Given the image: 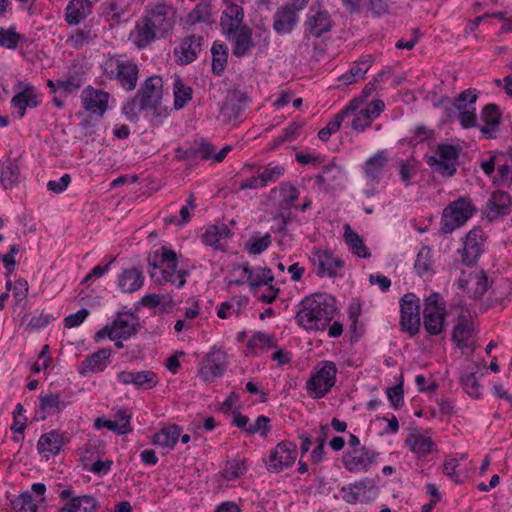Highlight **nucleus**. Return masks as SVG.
Masks as SVG:
<instances>
[{
	"instance_id": "72a5a7b5",
	"label": "nucleus",
	"mask_w": 512,
	"mask_h": 512,
	"mask_svg": "<svg viewBox=\"0 0 512 512\" xmlns=\"http://www.w3.org/2000/svg\"><path fill=\"white\" fill-rule=\"evenodd\" d=\"M100 508L98 500L92 495L72 497L59 512H96Z\"/></svg>"
},
{
	"instance_id": "bf43d9fd",
	"label": "nucleus",
	"mask_w": 512,
	"mask_h": 512,
	"mask_svg": "<svg viewBox=\"0 0 512 512\" xmlns=\"http://www.w3.org/2000/svg\"><path fill=\"white\" fill-rule=\"evenodd\" d=\"M211 16V8L208 1H204L196 5V7L188 14L187 19L191 24L209 21Z\"/></svg>"
},
{
	"instance_id": "e2e57ef3",
	"label": "nucleus",
	"mask_w": 512,
	"mask_h": 512,
	"mask_svg": "<svg viewBox=\"0 0 512 512\" xmlns=\"http://www.w3.org/2000/svg\"><path fill=\"white\" fill-rule=\"evenodd\" d=\"M114 417L115 419L113 421L116 422V425L118 426V435H124L132 431V427L130 425L132 413L128 409L124 408L118 410Z\"/></svg>"
},
{
	"instance_id": "f257e3e1",
	"label": "nucleus",
	"mask_w": 512,
	"mask_h": 512,
	"mask_svg": "<svg viewBox=\"0 0 512 512\" xmlns=\"http://www.w3.org/2000/svg\"><path fill=\"white\" fill-rule=\"evenodd\" d=\"M299 306L296 322L308 331L324 330L337 313L335 297L324 292L306 296Z\"/></svg>"
},
{
	"instance_id": "412c9836",
	"label": "nucleus",
	"mask_w": 512,
	"mask_h": 512,
	"mask_svg": "<svg viewBox=\"0 0 512 512\" xmlns=\"http://www.w3.org/2000/svg\"><path fill=\"white\" fill-rule=\"evenodd\" d=\"M480 119L484 124L478 127L484 137L487 139L496 138L501 123L499 107L494 103L485 105L481 111Z\"/></svg>"
},
{
	"instance_id": "dca6fc26",
	"label": "nucleus",
	"mask_w": 512,
	"mask_h": 512,
	"mask_svg": "<svg viewBox=\"0 0 512 512\" xmlns=\"http://www.w3.org/2000/svg\"><path fill=\"white\" fill-rule=\"evenodd\" d=\"M139 321L132 313H118L109 333L110 340H127L137 333Z\"/></svg>"
},
{
	"instance_id": "423d86ee",
	"label": "nucleus",
	"mask_w": 512,
	"mask_h": 512,
	"mask_svg": "<svg viewBox=\"0 0 512 512\" xmlns=\"http://www.w3.org/2000/svg\"><path fill=\"white\" fill-rule=\"evenodd\" d=\"M103 73L108 79L117 80L127 91H132L137 86L139 68L132 60L110 59L104 64Z\"/></svg>"
},
{
	"instance_id": "6e6552de",
	"label": "nucleus",
	"mask_w": 512,
	"mask_h": 512,
	"mask_svg": "<svg viewBox=\"0 0 512 512\" xmlns=\"http://www.w3.org/2000/svg\"><path fill=\"white\" fill-rule=\"evenodd\" d=\"M400 325L402 331L416 335L421 326L419 298L414 293H406L400 299Z\"/></svg>"
},
{
	"instance_id": "9b49d317",
	"label": "nucleus",
	"mask_w": 512,
	"mask_h": 512,
	"mask_svg": "<svg viewBox=\"0 0 512 512\" xmlns=\"http://www.w3.org/2000/svg\"><path fill=\"white\" fill-rule=\"evenodd\" d=\"M227 368L226 353L220 349L212 350L206 355L198 375L205 382H212L221 377Z\"/></svg>"
},
{
	"instance_id": "58836bf2",
	"label": "nucleus",
	"mask_w": 512,
	"mask_h": 512,
	"mask_svg": "<svg viewBox=\"0 0 512 512\" xmlns=\"http://www.w3.org/2000/svg\"><path fill=\"white\" fill-rule=\"evenodd\" d=\"M63 434L56 430H52L43 434L37 443L39 453H47L48 455H56L60 452L63 446Z\"/></svg>"
},
{
	"instance_id": "6e6d98bb",
	"label": "nucleus",
	"mask_w": 512,
	"mask_h": 512,
	"mask_svg": "<svg viewBox=\"0 0 512 512\" xmlns=\"http://www.w3.org/2000/svg\"><path fill=\"white\" fill-rule=\"evenodd\" d=\"M478 97V93L475 89H467L462 91L454 100L452 107L447 108L448 116L453 111V108L456 110L469 109L470 105L475 104Z\"/></svg>"
},
{
	"instance_id": "0eeeda50",
	"label": "nucleus",
	"mask_w": 512,
	"mask_h": 512,
	"mask_svg": "<svg viewBox=\"0 0 512 512\" xmlns=\"http://www.w3.org/2000/svg\"><path fill=\"white\" fill-rule=\"evenodd\" d=\"M314 370V374L306 383V388L315 399H320L335 385L337 367L332 361H321Z\"/></svg>"
},
{
	"instance_id": "13d9d810",
	"label": "nucleus",
	"mask_w": 512,
	"mask_h": 512,
	"mask_svg": "<svg viewBox=\"0 0 512 512\" xmlns=\"http://www.w3.org/2000/svg\"><path fill=\"white\" fill-rule=\"evenodd\" d=\"M21 39L22 35L16 32L15 27H9L8 29L0 28V46L14 50Z\"/></svg>"
},
{
	"instance_id": "052dcab7",
	"label": "nucleus",
	"mask_w": 512,
	"mask_h": 512,
	"mask_svg": "<svg viewBox=\"0 0 512 512\" xmlns=\"http://www.w3.org/2000/svg\"><path fill=\"white\" fill-rule=\"evenodd\" d=\"M460 383L466 393L470 396L475 398L480 396V384L478 383L475 372L462 374L460 377Z\"/></svg>"
},
{
	"instance_id": "a19ab883",
	"label": "nucleus",
	"mask_w": 512,
	"mask_h": 512,
	"mask_svg": "<svg viewBox=\"0 0 512 512\" xmlns=\"http://www.w3.org/2000/svg\"><path fill=\"white\" fill-rule=\"evenodd\" d=\"M344 229V239L352 253L361 258H369L371 253L359 234L353 231L348 224L345 225Z\"/></svg>"
},
{
	"instance_id": "49530a36",
	"label": "nucleus",
	"mask_w": 512,
	"mask_h": 512,
	"mask_svg": "<svg viewBox=\"0 0 512 512\" xmlns=\"http://www.w3.org/2000/svg\"><path fill=\"white\" fill-rule=\"evenodd\" d=\"M20 181V169L15 161L8 159L2 165L0 182L5 189L13 188Z\"/></svg>"
},
{
	"instance_id": "0e129e2a",
	"label": "nucleus",
	"mask_w": 512,
	"mask_h": 512,
	"mask_svg": "<svg viewBox=\"0 0 512 512\" xmlns=\"http://www.w3.org/2000/svg\"><path fill=\"white\" fill-rule=\"evenodd\" d=\"M285 172V168L282 165H275L273 167H266L263 171L259 172L262 183L267 186L269 183L276 182L280 179Z\"/></svg>"
},
{
	"instance_id": "a211bd4d",
	"label": "nucleus",
	"mask_w": 512,
	"mask_h": 512,
	"mask_svg": "<svg viewBox=\"0 0 512 512\" xmlns=\"http://www.w3.org/2000/svg\"><path fill=\"white\" fill-rule=\"evenodd\" d=\"M117 380L124 385H134L143 390L152 389L158 384V377L151 370L121 371L117 374Z\"/></svg>"
},
{
	"instance_id": "7ed1b4c3",
	"label": "nucleus",
	"mask_w": 512,
	"mask_h": 512,
	"mask_svg": "<svg viewBox=\"0 0 512 512\" xmlns=\"http://www.w3.org/2000/svg\"><path fill=\"white\" fill-rule=\"evenodd\" d=\"M475 210L468 197H459L452 201L443 209L440 232L442 234L452 233L455 229L463 226L473 216Z\"/></svg>"
},
{
	"instance_id": "4be33fe9",
	"label": "nucleus",
	"mask_w": 512,
	"mask_h": 512,
	"mask_svg": "<svg viewBox=\"0 0 512 512\" xmlns=\"http://www.w3.org/2000/svg\"><path fill=\"white\" fill-rule=\"evenodd\" d=\"M38 105V95L34 87L29 84H26L22 90H19L11 100V107L15 110L13 114L18 119L24 117L27 108H35Z\"/></svg>"
},
{
	"instance_id": "bb28decb",
	"label": "nucleus",
	"mask_w": 512,
	"mask_h": 512,
	"mask_svg": "<svg viewBox=\"0 0 512 512\" xmlns=\"http://www.w3.org/2000/svg\"><path fill=\"white\" fill-rule=\"evenodd\" d=\"M243 18V9L239 5L232 4L223 11L220 18V26L228 39H231V36L242 28Z\"/></svg>"
},
{
	"instance_id": "ddd939ff",
	"label": "nucleus",
	"mask_w": 512,
	"mask_h": 512,
	"mask_svg": "<svg viewBox=\"0 0 512 512\" xmlns=\"http://www.w3.org/2000/svg\"><path fill=\"white\" fill-rule=\"evenodd\" d=\"M358 98L361 100L359 108L354 113H350V116H354L351 128L357 132H363L384 111L385 104L382 100L378 99L367 104L365 107H361L363 99Z\"/></svg>"
},
{
	"instance_id": "09e8293b",
	"label": "nucleus",
	"mask_w": 512,
	"mask_h": 512,
	"mask_svg": "<svg viewBox=\"0 0 512 512\" xmlns=\"http://www.w3.org/2000/svg\"><path fill=\"white\" fill-rule=\"evenodd\" d=\"M212 71L215 75H221L227 65L228 53L223 43L214 42L211 48Z\"/></svg>"
},
{
	"instance_id": "20e7f679",
	"label": "nucleus",
	"mask_w": 512,
	"mask_h": 512,
	"mask_svg": "<svg viewBox=\"0 0 512 512\" xmlns=\"http://www.w3.org/2000/svg\"><path fill=\"white\" fill-rule=\"evenodd\" d=\"M153 271H150L151 278L155 279L158 283L170 282L176 284L178 279L177 287L181 288L186 283V270H177V254L172 249L167 247L161 248V259L160 264L153 263Z\"/></svg>"
},
{
	"instance_id": "37998d69",
	"label": "nucleus",
	"mask_w": 512,
	"mask_h": 512,
	"mask_svg": "<svg viewBox=\"0 0 512 512\" xmlns=\"http://www.w3.org/2000/svg\"><path fill=\"white\" fill-rule=\"evenodd\" d=\"M181 430L176 425L163 427L153 437V444L172 449L178 442Z\"/></svg>"
},
{
	"instance_id": "5fc2aeb1",
	"label": "nucleus",
	"mask_w": 512,
	"mask_h": 512,
	"mask_svg": "<svg viewBox=\"0 0 512 512\" xmlns=\"http://www.w3.org/2000/svg\"><path fill=\"white\" fill-rule=\"evenodd\" d=\"M414 269L416 273L423 277L432 270V252L428 247H422L417 254Z\"/></svg>"
},
{
	"instance_id": "69168bd1",
	"label": "nucleus",
	"mask_w": 512,
	"mask_h": 512,
	"mask_svg": "<svg viewBox=\"0 0 512 512\" xmlns=\"http://www.w3.org/2000/svg\"><path fill=\"white\" fill-rule=\"evenodd\" d=\"M92 39L90 29H77L68 39L67 43L73 48H81Z\"/></svg>"
},
{
	"instance_id": "473e14b6",
	"label": "nucleus",
	"mask_w": 512,
	"mask_h": 512,
	"mask_svg": "<svg viewBox=\"0 0 512 512\" xmlns=\"http://www.w3.org/2000/svg\"><path fill=\"white\" fill-rule=\"evenodd\" d=\"M111 355V350L108 348H102L98 351L86 356L82 361L79 373L81 375H89L91 373L101 372L106 367V361Z\"/></svg>"
},
{
	"instance_id": "3c124183",
	"label": "nucleus",
	"mask_w": 512,
	"mask_h": 512,
	"mask_svg": "<svg viewBox=\"0 0 512 512\" xmlns=\"http://www.w3.org/2000/svg\"><path fill=\"white\" fill-rule=\"evenodd\" d=\"M174 89V107L182 109L191 99L193 90L190 86L184 84L181 78L177 77L173 83Z\"/></svg>"
},
{
	"instance_id": "338daca9",
	"label": "nucleus",
	"mask_w": 512,
	"mask_h": 512,
	"mask_svg": "<svg viewBox=\"0 0 512 512\" xmlns=\"http://www.w3.org/2000/svg\"><path fill=\"white\" fill-rule=\"evenodd\" d=\"M269 423L270 419L267 416L260 415L253 424H250L248 428H246V432L249 434L259 433L261 436H267L270 431Z\"/></svg>"
},
{
	"instance_id": "f704fd0d",
	"label": "nucleus",
	"mask_w": 512,
	"mask_h": 512,
	"mask_svg": "<svg viewBox=\"0 0 512 512\" xmlns=\"http://www.w3.org/2000/svg\"><path fill=\"white\" fill-rule=\"evenodd\" d=\"M91 14L89 0H71L65 10V20L70 25H77Z\"/></svg>"
},
{
	"instance_id": "c756f323",
	"label": "nucleus",
	"mask_w": 512,
	"mask_h": 512,
	"mask_svg": "<svg viewBox=\"0 0 512 512\" xmlns=\"http://www.w3.org/2000/svg\"><path fill=\"white\" fill-rule=\"evenodd\" d=\"M361 100L359 98L352 99L349 104L337 113L328 124L318 132V137L321 141H327L330 136L339 130L343 120L354 113L358 108Z\"/></svg>"
},
{
	"instance_id": "4468645a",
	"label": "nucleus",
	"mask_w": 512,
	"mask_h": 512,
	"mask_svg": "<svg viewBox=\"0 0 512 512\" xmlns=\"http://www.w3.org/2000/svg\"><path fill=\"white\" fill-rule=\"evenodd\" d=\"M333 27V21L331 15L327 10L321 8L310 7L307 19L305 21V30L308 35L315 38H320L325 33L331 31Z\"/></svg>"
},
{
	"instance_id": "79ce46f5",
	"label": "nucleus",
	"mask_w": 512,
	"mask_h": 512,
	"mask_svg": "<svg viewBox=\"0 0 512 512\" xmlns=\"http://www.w3.org/2000/svg\"><path fill=\"white\" fill-rule=\"evenodd\" d=\"M406 443L412 452L423 457L431 453L434 446V442L432 441L431 437L416 432L411 433L407 437Z\"/></svg>"
},
{
	"instance_id": "603ef678",
	"label": "nucleus",
	"mask_w": 512,
	"mask_h": 512,
	"mask_svg": "<svg viewBox=\"0 0 512 512\" xmlns=\"http://www.w3.org/2000/svg\"><path fill=\"white\" fill-rule=\"evenodd\" d=\"M371 63V57L367 56L365 59L361 60L357 65L351 67V69L347 73L343 74L340 77V80L344 84L349 85L358 81L359 79H362L366 72L371 67Z\"/></svg>"
},
{
	"instance_id": "864d4df0",
	"label": "nucleus",
	"mask_w": 512,
	"mask_h": 512,
	"mask_svg": "<svg viewBox=\"0 0 512 512\" xmlns=\"http://www.w3.org/2000/svg\"><path fill=\"white\" fill-rule=\"evenodd\" d=\"M246 471L247 466L244 459H232L226 462L221 476L227 481H234L243 476Z\"/></svg>"
},
{
	"instance_id": "b1692460",
	"label": "nucleus",
	"mask_w": 512,
	"mask_h": 512,
	"mask_svg": "<svg viewBox=\"0 0 512 512\" xmlns=\"http://www.w3.org/2000/svg\"><path fill=\"white\" fill-rule=\"evenodd\" d=\"M247 103L248 97L246 93L235 89L227 94L220 112L228 120L236 119L244 111Z\"/></svg>"
},
{
	"instance_id": "e433bc0d",
	"label": "nucleus",
	"mask_w": 512,
	"mask_h": 512,
	"mask_svg": "<svg viewBox=\"0 0 512 512\" xmlns=\"http://www.w3.org/2000/svg\"><path fill=\"white\" fill-rule=\"evenodd\" d=\"M241 268L251 289H256L261 285H268L274 280L271 269L267 267L251 269L248 264H245L242 265Z\"/></svg>"
},
{
	"instance_id": "aec40b11",
	"label": "nucleus",
	"mask_w": 512,
	"mask_h": 512,
	"mask_svg": "<svg viewBox=\"0 0 512 512\" xmlns=\"http://www.w3.org/2000/svg\"><path fill=\"white\" fill-rule=\"evenodd\" d=\"M318 186L328 192L343 187L344 175L342 168L331 162L322 168V172L316 176Z\"/></svg>"
},
{
	"instance_id": "ea45409f",
	"label": "nucleus",
	"mask_w": 512,
	"mask_h": 512,
	"mask_svg": "<svg viewBox=\"0 0 512 512\" xmlns=\"http://www.w3.org/2000/svg\"><path fill=\"white\" fill-rule=\"evenodd\" d=\"M66 404L59 394H47L39 398V410L42 413L39 419L45 420L48 415H53L65 409Z\"/></svg>"
},
{
	"instance_id": "4c0bfd02",
	"label": "nucleus",
	"mask_w": 512,
	"mask_h": 512,
	"mask_svg": "<svg viewBox=\"0 0 512 512\" xmlns=\"http://www.w3.org/2000/svg\"><path fill=\"white\" fill-rule=\"evenodd\" d=\"M229 41L233 42V55L237 57H243L248 53V51L254 47V42L252 39V31L247 26H242V28L235 34L231 36Z\"/></svg>"
},
{
	"instance_id": "680f3d73",
	"label": "nucleus",
	"mask_w": 512,
	"mask_h": 512,
	"mask_svg": "<svg viewBox=\"0 0 512 512\" xmlns=\"http://www.w3.org/2000/svg\"><path fill=\"white\" fill-rule=\"evenodd\" d=\"M427 164L430 167L437 166L436 171L446 177H451L456 172L455 162L440 160L437 156L428 157Z\"/></svg>"
},
{
	"instance_id": "393cba45",
	"label": "nucleus",
	"mask_w": 512,
	"mask_h": 512,
	"mask_svg": "<svg viewBox=\"0 0 512 512\" xmlns=\"http://www.w3.org/2000/svg\"><path fill=\"white\" fill-rule=\"evenodd\" d=\"M511 196L505 191H494L486 203V214L490 220L498 219L510 213Z\"/></svg>"
},
{
	"instance_id": "f8f14e48",
	"label": "nucleus",
	"mask_w": 512,
	"mask_h": 512,
	"mask_svg": "<svg viewBox=\"0 0 512 512\" xmlns=\"http://www.w3.org/2000/svg\"><path fill=\"white\" fill-rule=\"evenodd\" d=\"M297 457L296 445L290 441H283L271 451L267 467L269 471L280 472L285 467L291 466Z\"/></svg>"
},
{
	"instance_id": "1a4fd4ad",
	"label": "nucleus",
	"mask_w": 512,
	"mask_h": 512,
	"mask_svg": "<svg viewBox=\"0 0 512 512\" xmlns=\"http://www.w3.org/2000/svg\"><path fill=\"white\" fill-rule=\"evenodd\" d=\"M143 16L162 38L173 29L175 24V10L165 3L148 7Z\"/></svg>"
},
{
	"instance_id": "8fccbe9b",
	"label": "nucleus",
	"mask_w": 512,
	"mask_h": 512,
	"mask_svg": "<svg viewBox=\"0 0 512 512\" xmlns=\"http://www.w3.org/2000/svg\"><path fill=\"white\" fill-rule=\"evenodd\" d=\"M279 192L281 199L278 208L291 210L299 198L300 192L298 188L289 182H283L280 184Z\"/></svg>"
},
{
	"instance_id": "4d7b16f0",
	"label": "nucleus",
	"mask_w": 512,
	"mask_h": 512,
	"mask_svg": "<svg viewBox=\"0 0 512 512\" xmlns=\"http://www.w3.org/2000/svg\"><path fill=\"white\" fill-rule=\"evenodd\" d=\"M12 507L16 512H36L38 504L29 492H25L12 501Z\"/></svg>"
},
{
	"instance_id": "c85d7f7f",
	"label": "nucleus",
	"mask_w": 512,
	"mask_h": 512,
	"mask_svg": "<svg viewBox=\"0 0 512 512\" xmlns=\"http://www.w3.org/2000/svg\"><path fill=\"white\" fill-rule=\"evenodd\" d=\"M232 236L231 230L224 223L210 225L202 235L203 242L215 250L225 251V241Z\"/></svg>"
},
{
	"instance_id": "774afa93",
	"label": "nucleus",
	"mask_w": 512,
	"mask_h": 512,
	"mask_svg": "<svg viewBox=\"0 0 512 512\" xmlns=\"http://www.w3.org/2000/svg\"><path fill=\"white\" fill-rule=\"evenodd\" d=\"M437 158L444 161L455 162L459 157V149L449 144H441L436 150Z\"/></svg>"
},
{
	"instance_id": "7c9ffc66",
	"label": "nucleus",
	"mask_w": 512,
	"mask_h": 512,
	"mask_svg": "<svg viewBox=\"0 0 512 512\" xmlns=\"http://www.w3.org/2000/svg\"><path fill=\"white\" fill-rule=\"evenodd\" d=\"M298 23L296 12L289 6L279 8L273 15V28L278 34H288Z\"/></svg>"
},
{
	"instance_id": "2f4dec72",
	"label": "nucleus",
	"mask_w": 512,
	"mask_h": 512,
	"mask_svg": "<svg viewBox=\"0 0 512 512\" xmlns=\"http://www.w3.org/2000/svg\"><path fill=\"white\" fill-rule=\"evenodd\" d=\"M143 284V272L136 267L124 269L118 276V287L123 293L138 291Z\"/></svg>"
},
{
	"instance_id": "5701e85b",
	"label": "nucleus",
	"mask_w": 512,
	"mask_h": 512,
	"mask_svg": "<svg viewBox=\"0 0 512 512\" xmlns=\"http://www.w3.org/2000/svg\"><path fill=\"white\" fill-rule=\"evenodd\" d=\"M314 263L317 266L316 273L319 277H336L337 271L344 266V262L340 258L327 250H317Z\"/></svg>"
},
{
	"instance_id": "f3484780",
	"label": "nucleus",
	"mask_w": 512,
	"mask_h": 512,
	"mask_svg": "<svg viewBox=\"0 0 512 512\" xmlns=\"http://www.w3.org/2000/svg\"><path fill=\"white\" fill-rule=\"evenodd\" d=\"M376 453L366 447L355 448L343 455L344 467L354 473L366 471L373 463Z\"/></svg>"
},
{
	"instance_id": "a18cd8bd",
	"label": "nucleus",
	"mask_w": 512,
	"mask_h": 512,
	"mask_svg": "<svg viewBox=\"0 0 512 512\" xmlns=\"http://www.w3.org/2000/svg\"><path fill=\"white\" fill-rule=\"evenodd\" d=\"M130 3L128 0H110L102 4V14L107 18L120 22L129 10Z\"/></svg>"
},
{
	"instance_id": "2eb2a0df",
	"label": "nucleus",
	"mask_w": 512,
	"mask_h": 512,
	"mask_svg": "<svg viewBox=\"0 0 512 512\" xmlns=\"http://www.w3.org/2000/svg\"><path fill=\"white\" fill-rule=\"evenodd\" d=\"M342 492L343 499L348 503L369 502L377 497L378 488L373 479L365 478L348 487H343Z\"/></svg>"
},
{
	"instance_id": "9d476101",
	"label": "nucleus",
	"mask_w": 512,
	"mask_h": 512,
	"mask_svg": "<svg viewBox=\"0 0 512 512\" xmlns=\"http://www.w3.org/2000/svg\"><path fill=\"white\" fill-rule=\"evenodd\" d=\"M485 242L484 232L479 227H474L465 236L461 250V261L466 266H473L483 253Z\"/></svg>"
},
{
	"instance_id": "c9c22d12",
	"label": "nucleus",
	"mask_w": 512,
	"mask_h": 512,
	"mask_svg": "<svg viewBox=\"0 0 512 512\" xmlns=\"http://www.w3.org/2000/svg\"><path fill=\"white\" fill-rule=\"evenodd\" d=\"M387 162L388 154L386 150H380L368 158L363 166L366 178L378 182Z\"/></svg>"
},
{
	"instance_id": "de8ad7c7",
	"label": "nucleus",
	"mask_w": 512,
	"mask_h": 512,
	"mask_svg": "<svg viewBox=\"0 0 512 512\" xmlns=\"http://www.w3.org/2000/svg\"><path fill=\"white\" fill-rule=\"evenodd\" d=\"M271 243L272 237L270 233H266L261 236L259 232H254L250 239L245 243L244 248L248 253L258 255L267 250Z\"/></svg>"
},
{
	"instance_id": "f03ea898",
	"label": "nucleus",
	"mask_w": 512,
	"mask_h": 512,
	"mask_svg": "<svg viewBox=\"0 0 512 512\" xmlns=\"http://www.w3.org/2000/svg\"><path fill=\"white\" fill-rule=\"evenodd\" d=\"M163 97V81L159 76L147 78L136 95L127 101L122 112L129 121H137L138 114L145 110L156 111Z\"/></svg>"
},
{
	"instance_id": "cd10ccee",
	"label": "nucleus",
	"mask_w": 512,
	"mask_h": 512,
	"mask_svg": "<svg viewBox=\"0 0 512 512\" xmlns=\"http://www.w3.org/2000/svg\"><path fill=\"white\" fill-rule=\"evenodd\" d=\"M202 40V36L196 35L182 39L179 47L174 50L177 61L182 65L192 63L201 51Z\"/></svg>"
},
{
	"instance_id": "c03bdc74",
	"label": "nucleus",
	"mask_w": 512,
	"mask_h": 512,
	"mask_svg": "<svg viewBox=\"0 0 512 512\" xmlns=\"http://www.w3.org/2000/svg\"><path fill=\"white\" fill-rule=\"evenodd\" d=\"M472 332L471 322L465 316H461L453 329L452 340L458 348L463 349L468 346L467 341L472 337Z\"/></svg>"
},
{
	"instance_id": "39448f33",
	"label": "nucleus",
	"mask_w": 512,
	"mask_h": 512,
	"mask_svg": "<svg viewBox=\"0 0 512 512\" xmlns=\"http://www.w3.org/2000/svg\"><path fill=\"white\" fill-rule=\"evenodd\" d=\"M446 304L439 293L424 299L423 327L429 335H439L445 328Z\"/></svg>"
},
{
	"instance_id": "a878e982",
	"label": "nucleus",
	"mask_w": 512,
	"mask_h": 512,
	"mask_svg": "<svg viewBox=\"0 0 512 512\" xmlns=\"http://www.w3.org/2000/svg\"><path fill=\"white\" fill-rule=\"evenodd\" d=\"M81 99L86 111L101 116L107 109L109 94L92 87H87L82 91Z\"/></svg>"
},
{
	"instance_id": "6ab92c4d",
	"label": "nucleus",
	"mask_w": 512,
	"mask_h": 512,
	"mask_svg": "<svg viewBox=\"0 0 512 512\" xmlns=\"http://www.w3.org/2000/svg\"><path fill=\"white\" fill-rule=\"evenodd\" d=\"M160 38L162 37L158 35L144 16L136 21L134 28L129 33V40L139 49L148 47Z\"/></svg>"
}]
</instances>
